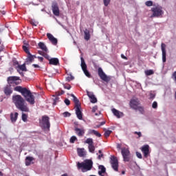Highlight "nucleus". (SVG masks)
Here are the masks:
<instances>
[{
  "instance_id": "obj_10",
  "label": "nucleus",
  "mask_w": 176,
  "mask_h": 176,
  "mask_svg": "<svg viewBox=\"0 0 176 176\" xmlns=\"http://www.w3.org/2000/svg\"><path fill=\"white\" fill-rule=\"evenodd\" d=\"M98 75L102 80H104V82H109V80H111V78L108 77V76L105 74L101 67L98 69Z\"/></svg>"
},
{
  "instance_id": "obj_20",
  "label": "nucleus",
  "mask_w": 176,
  "mask_h": 176,
  "mask_svg": "<svg viewBox=\"0 0 176 176\" xmlns=\"http://www.w3.org/2000/svg\"><path fill=\"white\" fill-rule=\"evenodd\" d=\"M161 49L162 52V61L166 63V44L162 43Z\"/></svg>"
},
{
  "instance_id": "obj_14",
  "label": "nucleus",
  "mask_w": 176,
  "mask_h": 176,
  "mask_svg": "<svg viewBox=\"0 0 176 176\" xmlns=\"http://www.w3.org/2000/svg\"><path fill=\"white\" fill-rule=\"evenodd\" d=\"M52 12L54 16H60V9L58 8V5L56 3H54L52 6Z\"/></svg>"
},
{
  "instance_id": "obj_51",
  "label": "nucleus",
  "mask_w": 176,
  "mask_h": 176,
  "mask_svg": "<svg viewBox=\"0 0 176 176\" xmlns=\"http://www.w3.org/2000/svg\"><path fill=\"white\" fill-rule=\"evenodd\" d=\"M101 157H104V154H100L98 157V160H101Z\"/></svg>"
},
{
  "instance_id": "obj_16",
  "label": "nucleus",
  "mask_w": 176,
  "mask_h": 176,
  "mask_svg": "<svg viewBox=\"0 0 176 176\" xmlns=\"http://www.w3.org/2000/svg\"><path fill=\"white\" fill-rule=\"evenodd\" d=\"M142 152L144 153V157H148V155H149V145H144L142 147Z\"/></svg>"
},
{
  "instance_id": "obj_27",
  "label": "nucleus",
  "mask_w": 176,
  "mask_h": 176,
  "mask_svg": "<svg viewBox=\"0 0 176 176\" xmlns=\"http://www.w3.org/2000/svg\"><path fill=\"white\" fill-rule=\"evenodd\" d=\"M25 63H23V65H18L16 67V69L18 72H20V71H27V67H25Z\"/></svg>"
},
{
  "instance_id": "obj_13",
  "label": "nucleus",
  "mask_w": 176,
  "mask_h": 176,
  "mask_svg": "<svg viewBox=\"0 0 176 176\" xmlns=\"http://www.w3.org/2000/svg\"><path fill=\"white\" fill-rule=\"evenodd\" d=\"M140 105V100L138 99H132L130 101V107L132 109L137 111V107Z\"/></svg>"
},
{
  "instance_id": "obj_59",
  "label": "nucleus",
  "mask_w": 176,
  "mask_h": 176,
  "mask_svg": "<svg viewBox=\"0 0 176 176\" xmlns=\"http://www.w3.org/2000/svg\"><path fill=\"white\" fill-rule=\"evenodd\" d=\"M98 153H100L101 155V154H102V151L101 150H99Z\"/></svg>"
},
{
  "instance_id": "obj_58",
  "label": "nucleus",
  "mask_w": 176,
  "mask_h": 176,
  "mask_svg": "<svg viewBox=\"0 0 176 176\" xmlns=\"http://www.w3.org/2000/svg\"><path fill=\"white\" fill-rule=\"evenodd\" d=\"M100 127H101V125H100V124L96 125V129H100Z\"/></svg>"
},
{
  "instance_id": "obj_3",
  "label": "nucleus",
  "mask_w": 176,
  "mask_h": 176,
  "mask_svg": "<svg viewBox=\"0 0 176 176\" xmlns=\"http://www.w3.org/2000/svg\"><path fill=\"white\" fill-rule=\"evenodd\" d=\"M12 102L16 108L21 112H30V108L25 102V100L20 95H14L12 96Z\"/></svg>"
},
{
  "instance_id": "obj_63",
  "label": "nucleus",
  "mask_w": 176,
  "mask_h": 176,
  "mask_svg": "<svg viewBox=\"0 0 176 176\" xmlns=\"http://www.w3.org/2000/svg\"><path fill=\"white\" fill-rule=\"evenodd\" d=\"M57 100H58V98H55V100H54L55 102H56V101H57Z\"/></svg>"
},
{
  "instance_id": "obj_22",
  "label": "nucleus",
  "mask_w": 176,
  "mask_h": 176,
  "mask_svg": "<svg viewBox=\"0 0 176 176\" xmlns=\"http://www.w3.org/2000/svg\"><path fill=\"white\" fill-rule=\"evenodd\" d=\"M38 47H40V49H41V50H43V52H45V53H48L49 52V50H47V47H46V45H45L44 43L40 42L38 44Z\"/></svg>"
},
{
  "instance_id": "obj_32",
  "label": "nucleus",
  "mask_w": 176,
  "mask_h": 176,
  "mask_svg": "<svg viewBox=\"0 0 176 176\" xmlns=\"http://www.w3.org/2000/svg\"><path fill=\"white\" fill-rule=\"evenodd\" d=\"M111 134H112V131L110 130H106L104 131V137L106 138H108V137H109L111 135Z\"/></svg>"
},
{
  "instance_id": "obj_64",
  "label": "nucleus",
  "mask_w": 176,
  "mask_h": 176,
  "mask_svg": "<svg viewBox=\"0 0 176 176\" xmlns=\"http://www.w3.org/2000/svg\"><path fill=\"white\" fill-rule=\"evenodd\" d=\"M6 14L5 11H3L2 14Z\"/></svg>"
},
{
  "instance_id": "obj_8",
  "label": "nucleus",
  "mask_w": 176,
  "mask_h": 176,
  "mask_svg": "<svg viewBox=\"0 0 176 176\" xmlns=\"http://www.w3.org/2000/svg\"><path fill=\"white\" fill-rule=\"evenodd\" d=\"M121 153L124 159V162H130V150L128 148L122 147L121 148Z\"/></svg>"
},
{
  "instance_id": "obj_35",
  "label": "nucleus",
  "mask_w": 176,
  "mask_h": 176,
  "mask_svg": "<svg viewBox=\"0 0 176 176\" xmlns=\"http://www.w3.org/2000/svg\"><path fill=\"white\" fill-rule=\"evenodd\" d=\"M27 119H28V115L22 113V120L23 122H27Z\"/></svg>"
},
{
  "instance_id": "obj_60",
  "label": "nucleus",
  "mask_w": 176,
  "mask_h": 176,
  "mask_svg": "<svg viewBox=\"0 0 176 176\" xmlns=\"http://www.w3.org/2000/svg\"><path fill=\"white\" fill-rule=\"evenodd\" d=\"M0 176H3V173L0 171Z\"/></svg>"
},
{
  "instance_id": "obj_50",
  "label": "nucleus",
  "mask_w": 176,
  "mask_h": 176,
  "mask_svg": "<svg viewBox=\"0 0 176 176\" xmlns=\"http://www.w3.org/2000/svg\"><path fill=\"white\" fill-rule=\"evenodd\" d=\"M97 109H98V107H97V106H94V107H93V109H92V112H96V111H97Z\"/></svg>"
},
{
  "instance_id": "obj_42",
  "label": "nucleus",
  "mask_w": 176,
  "mask_h": 176,
  "mask_svg": "<svg viewBox=\"0 0 176 176\" xmlns=\"http://www.w3.org/2000/svg\"><path fill=\"white\" fill-rule=\"evenodd\" d=\"M64 118H69V116H71V114L68 111H65L63 113Z\"/></svg>"
},
{
  "instance_id": "obj_4",
  "label": "nucleus",
  "mask_w": 176,
  "mask_h": 176,
  "mask_svg": "<svg viewBox=\"0 0 176 176\" xmlns=\"http://www.w3.org/2000/svg\"><path fill=\"white\" fill-rule=\"evenodd\" d=\"M40 126L44 131H50V118L47 116H43L40 122Z\"/></svg>"
},
{
  "instance_id": "obj_17",
  "label": "nucleus",
  "mask_w": 176,
  "mask_h": 176,
  "mask_svg": "<svg viewBox=\"0 0 176 176\" xmlns=\"http://www.w3.org/2000/svg\"><path fill=\"white\" fill-rule=\"evenodd\" d=\"M74 131L78 137H83V135H85V129H79L78 127H76L74 129Z\"/></svg>"
},
{
  "instance_id": "obj_18",
  "label": "nucleus",
  "mask_w": 176,
  "mask_h": 176,
  "mask_svg": "<svg viewBox=\"0 0 176 176\" xmlns=\"http://www.w3.org/2000/svg\"><path fill=\"white\" fill-rule=\"evenodd\" d=\"M76 108V114L77 116L78 119L79 120H82L83 119V116L82 115V111H80V106H78Z\"/></svg>"
},
{
  "instance_id": "obj_9",
  "label": "nucleus",
  "mask_w": 176,
  "mask_h": 176,
  "mask_svg": "<svg viewBox=\"0 0 176 176\" xmlns=\"http://www.w3.org/2000/svg\"><path fill=\"white\" fill-rule=\"evenodd\" d=\"M81 60V68L85 75V76H87V78H91V74H90V72H89L87 71V65H86V62H85V59L83 58V57L80 58Z\"/></svg>"
},
{
  "instance_id": "obj_38",
  "label": "nucleus",
  "mask_w": 176,
  "mask_h": 176,
  "mask_svg": "<svg viewBox=\"0 0 176 176\" xmlns=\"http://www.w3.org/2000/svg\"><path fill=\"white\" fill-rule=\"evenodd\" d=\"M78 138H76V136H72L69 140L70 144H74L75 141H76Z\"/></svg>"
},
{
  "instance_id": "obj_47",
  "label": "nucleus",
  "mask_w": 176,
  "mask_h": 176,
  "mask_svg": "<svg viewBox=\"0 0 176 176\" xmlns=\"http://www.w3.org/2000/svg\"><path fill=\"white\" fill-rule=\"evenodd\" d=\"M65 104H66V105H70V104H71V101H69V99H65Z\"/></svg>"
},
{
  "instance_id": "obj_30",
  "label": "nucleus",
  "mask_w": 176,
  "mask_h": 176,
  "mask_svg": "<svg viewBox=\"0 0 176 176\" xmlns=\"http://www.w3.org/2000/svg\"><path fill=\"white\" fill-rule=\"evenodd\" d=\"M34 160V157H26L25 158V166H31V162Z\"/></svg>"
},
{
  "instance_id": "obj_28",
  "label": "nucleus",
  "mask_w": 176,
  "mask_h": 176,
  "mask_svg": "<svg viewBox=\"0 0 176 176\" xmlns=\"http://www.w3.org/2000/svg\"><path fill=\"white\" fill-rule=\"evenodd\" d=\"M89 134H94V135H96V137H98V138L101 137V133H100V132L94 129H89Z\"/></svg>"
},
{
  "instance_id": "obj_7",
  "label": "nucleus",
  "mask_w": 176,
  "mask_h": 176,
  "mask_svg": "<svg viewBox=\"0 0 176 176\" xmlns=\"http://www.w3.org/2000/svg\"><path fill=\"white\" fill-rule=\"evenodd\" d=\"M110 163L111 164V167L114 171H118L119 170V162L118 161V158L115 157V155H111L110 158Z\"/></svg>"
},
{
  "instance_id": "obj_15",
  "label": "nucleus",
  "mask_w": 176,
  "mask_h": 176,
  "mask_svg": "<svg viewBox=\"0 0 176 176\" xmlns=\"http://www.w3.org/2000/svg\"><path fill=\"white\" fill-rule=\"evenodd\" d=\"M87 95L90 98V101L92 104H96V102H97V98H96V96H94V94L93 92L87 91Z\"/></svg>"
},
{
  "instance_id": "obj_62",
  "label": "nucleus",
  "mask_w": 176,
  "mask_h": 176,
  "mask_svg": "<svg viewBox=\"0 0 176 176\" xmlns=\"http://www.w3.org/2000/svg\"><path fill=\"white\" fill-rule=\"evenodd\" d=\"M24 45H25V46H28V43H25V41L24 42Z\"/></svg>"
},
{
  "instance_id": "obj_43",
  "label": "nucleus",
  "mask_w": 176,
  "mask_h": 176,
  "mask_svg": "<svg viewBox=\"0 0 176 176\" xmlns=\"http://www.w3.org/2000/svg\"><path fill=\"white\" fill-rule=\"evenodd\" d=\"M104 6H108L111 3V0H103Z\"/></svg>"
},
{
  "instance_id": "obj_48",
  "label": "nucleus",
  "mask_w": 176,
  "mask_h": 176,
  "mask_svg": "<svg viewBox=\"0 0 176 176\" xmlns=\"http://www.w3.org/2000/svg\"><path fill=\"white\" fill-rule=\"evenodd\" d=\"M117 149L122 151V144H117Z\"/></svg>"
},
{
  "instance_id": "obj_25",
  "label": "nucleus",
  "mask_w": 176,
  "mask_h": 176,
  "mask_svg": "<svg viewBox=\"0 0 176 176\" xmlns=\"http://www.w3.org/2000/svg\"><path fill=\"white\" fill-rule=\"evenodd\" d=\"M98 168H99V170H100L98 171L99 175L104 176V175H102V174L105 173L107 171V168H105V166H104V165H100L98 166Z\"/></svg>"
},
{
  "instance_id": "obj_1",
  "label": "nucleus",
  "mask_w": 176,
  "mask_h": 176,
  "mask_svg": "<svg viewBox=\"0 0 176 176\" xmlns=\"http://www.w3.org/2000/svg\"><path fill=\"white\" fill-rule=\"evenodd\" d=\"M8 85H6L3 88L4 94L6 96H10L13 93V89L12 86H17L21 83V80L19 76H9L7 78Z\"/></svg>"
},
{
  "instance_id": "obj_36",
  "label": "nucleus",
  "mask_w": 176,
  "mask_h": 176,
  "mask_svg": "<svg viewBox=\"0 0 176 176\" xmlns=\"http://www.w3.org/2000/svg\"><path fill=\"white\" fill-rule=\"evenodd\" d=\"M75 78L72 75H69V76L66 77V82H71V80H74Z\"/></svg>"
},
{
  "instance_id": "obj_52",
  "label": "nucleus",
  "mask_w": 176,
  "mask_h": 176,
  "mask_svg": "<svg viewBox=\"0 0 176 176\" xmlns=\"http://www.w3.org/2000/svg\"><path fill=\"white\" fill-rule=\"evenodd\" d=\"M38 54L43 56V55L45 54V52H43V51H38Z\"/></svg>"
},
{
  "instance_id": "obj_54",
  "label": "nucleus",
  "mask_w": 176,
  "mask_h": 176,
  "mask_svg": "<svg viewBox=\"0 0 176 176\" xmlns=\"http://www.w3.org/2000/svg\"><path fill=\"white\" fill-rule=\"evenodd\" d=\"M32 67H34V68H39V65L33 64Z\"/></svg>"
},
{
  "instance_id": "obj_23",
  "label": "nucleus",
  "mask_w": 176,
  "mask_h": 176,
  "mask_svg": "<svg viewBox=\"0 0 176 176\" xmlns=\"http://www.w3.org/2000/svg\"><path fill=\"white\" fill-rule=\"evenodd\" d=\"M111 111H112L113 115L115 116H116V118H118V119L122 118V116H123V113L118 111L116 109H112Z\"/></svg>"
},
{
  "instance_id": "obj_40",
  "label": "nucleus",
  "mask_w": 176,
  "mask_h": 176,
  "mask_svg": "<svg viewBox=\"0 0 176 176\" xmlns=\"http://www.w3.org/2000/svg\"><path fill=\"white\" fill-rule=\"evenodd\" d=\"M64 93H65V91H64L63 90H61L60 92V91H56V92L55 93V96H56V97H58V96H63V94H64Z\"/></svg>"
},
{
  "instance_id": "obj_55",
  "label": "nucleus",
  "mask_w": 176,
  "mask_h": 176,
  "mask_svg": "<svg viewBox=\"0 0 176 176\" xmlns=\"http://www.w3.org/2000/svg\"><path fill=\"white\" fill-rule=\"evenodd\" d=\"M121 57L122 58H123L124 60H127V57H126L124 55L121 54Z\"/></svg>"
},
{
  "instance_id": "obj_33",
  "label": "nucleus",
  "mask_w": 176,
  "mask_h": 176,
  "mask_svg": "<svg viewBox=\"0 0 176 176\" xmlns=\"http://www.w3.org/2000/svg\"><path fill=\"white\" fill-rule=\"evenodd\" d=\"M85 41H89V39H90V32H85Z\"/></svg>"
},
{
  "instance_id": "obj_5",
  "label": "nucleus",
  "mask_w": 176,
  "mask_h": 176,
  "mask_svg": "<svg viewBox=\"0 0 176 176\" xmlns=\"http://www.w3.org/2000/svg\"><path fill=\"white\" fill-rule=\"evenodd\" d=\"M77 167L78 168H82V172L85 173L86 171H90L91 168H93V161L91 160H85L84 162H78Z\"/></svg>"
},
{
  "instance_id": "obj_57",
  "label": "nucleus",
  "mask_w": 176,
  "mask_h": 176,
  "mask_svg": "<svg viewBox=\"0 0 176 176\" xmlns=\"http://www.w3.org/2000/svg\"><path fill=\"white\" fill-rule=\"evenodd\" d=\"M104 124H105V121H103L100 124V126H104Z\"/></svg>"
},
{
  "instance_id": "obj_11",
  "label": "nucleus",
  "mask_w": 176,
  "mask_h": 176,
  "mask_svg": "<svg viewBox=\"0 0 176 176\" xmlns=\"http://www.w3.org/2000/svg\"><path fill=\"white\" fill-rule=\"evenodd\" d=\"M85 144H88V149L89 152L91 153H94V151H96V147L94 146V142L93 141V138H87Z\"/></svg>"
},
{
  "instance_id": "obj_61",
  "label": "nucleus",
  "mask_w": 176,
  "mask_h": 176,
  "mask_svg": "<svg viewBox=\"0 0 176 176\" xmlns=\"http://www.w3.org/2000/svg\"><path fill=\"white\" fill-rule=\"evenodd\" d=\"M61 176H68L67 173L62 175Z\"/></svg>"
},
{
  "instance_id": "obj_44",
  "label": "nucleus",
  "mask_w": 176,
  "mask_h": 176,
  "mask_svg": "<svg viewBox=\"0 0 176 176\" xmlns=\"http://www.w3.org/2000/svg\"><path fill=\"white\" fill-rule=\"evenodd\" d=\"M63 87H64V89H66L67 90H70L71 89V85H69V84L64 85Z\"/></svg>"
},
{
  "instance_id": "obj_19",
  "label": "nucleus",
  "mask_w": 176,
  "mask_h": 176,
  "mask_svg": "<svg viewBox=\"0 0 176 176\" xmlns=\"http://www.w3.org/2000/svg\"><path fill=\"white\" fill-rule=\"evenodd\" d=\"M77 153H78V155L80 157H85V156H86V151L85 150V148H77Z\"/></svg>"
},
{
  "instance_id": "obj_46",
  "label": "nucleus",
  "mask_w": 176,
  "mask_h": 176,
  "mask_svg": "<svg viewBox=\"0 0 176 176\" xmlns=\"http://www.w3.org/2000/svg\"><path fill=\"white\" fill-rule=\"evenodd\" d=\"M136 156L138 159H142V155L140 152H136Z\"/></svg>"
},
{
  "instance_id": "obj_39",
  "label": "nucleus",
  "mask_w": 176,
  "mask_h": 176,
  "mask_svg": "<svg viewBox=\"0 0 176 176\" xmlns=\"http://www.w3.org/2000/svg\"><path fill=\"white\" fill-rule=\"evenodd\" d=\"M145 5H146V6H148V7L153 6V1H147L145 2Z\"/></svg>"
},
{
  "instance_id": "obj_26",
  "label": "nucleus",
  "mask_w": 176,
  "mask_h": 176,
  "mask_svg": "<svg viewBox=\"0 0 176 176\" xmlns=\"http://www.w3.org/2000/svg\"><path fill=\"white\" fill-rule=\"evenodd\" d=\"M71 97L73 98V101L75 104V108L80 107V104H79V100L78 99V98H76V96H75V95L72 94H71Z\"/></svg>"
},
{
  "instance_id": "obj_56",
  "label": "nucleus",
  "mask_w": 176,
  "mask_h": 176,
  "mask_svg": "<svg viewBox=\"0 0 176 176\" xmlns=\"http://www.w3.org/2000/svg\"><path fill=\"white\" fill-rule=\"evenodd\" d=\"M14 65H17V67H19V62H17V61H14Z\"/></svg>"
},
{
  "instance_id": "obj_29",
  "label": "nucleus",
  "mask_w": 176,
  "mask_h": 176,
  "mask_svg": "<svg viewBox=\"0 0 176 176\" xmlns=\"http://www.w3.org/2000/svg\"><path fill=\"white\" fill-rule=\"evenodd\" d=\"M28 58H26L25 64H31L32 61H34V56L31 55V53L30 54H28Z\"/></svg>"
},
{
  "instance_id": "obj_31",
  "label": "nucleus",
  "mask_w": 176,
  "mask_h": 176,
  "mask_svg": "<svg viewBox=\"0 0 176 176\" xmlns=\"http://www.w3.org/2000/svg\"><path fill=\"white\" fill-rule=\"evenodd\" d=\"M153 74H155V72H153V70L152 69L145 71V74L146 75V76H151V75H153Z\"/></svg>"
},
{
  "instance_id": "obj_49",
  "label": "nucleus",
  "mask_w": 176,
  "mask_h": 176,
  "mask_svg": "<svg viewBox=\"0 0 176 176\" xmlns=\"http://www.w3.org/2000/svg\"><path fill=\"white\" fill-rule=\"evenodd\" d=\"M134 134H137L139 138L142 137V134L141 133V132H137V131H135V132L134 133Z\"/></svg>"
},
{
  "instance_id": "obj_21",
  "label": "nucleus",
  "mask_w": 176,
  "mask_h": 176,
  "mask_svg": "<svg viewBox=\"0 0 176 176\" xmlns=\"http://www.w3.org/2000/svg\"><path fill=\"white\" fill-rule=\"evenodd\" d=\"M49 64L50 65H58L60 64V61L58 60V58H52L49 60Z\"/></svg>"
},
{
  "instance_id": "obj_45",
  "label": "nucleus",
  "mask_w": 176,
  "mask_h": 176,
  "mask_svg": "<svg viewBox=\"0 0 176 176\" xmlns=\"http://www.w3.org/2000/svg\"><path fill=\"white\" fill-rule=\"evenodd\" d=\"M152 108H153L154 109H156V108H157V102L154 101L152 104Z\"/></svg>"
},
{
  "instance_id": "obj_2",
  "label": "nucleus",
  "mask_w": 176,
  "mask_h": 176,
  "mask_svg": "<svg viewBox=\"0 0 176 176\" xmlns=\"http://www.w3.org/2000/svg\"><path fill=\"white\" fill-rule=\"evenodd\" d=\"M14 91H19V93H21L23 97H24L30 105H34V104H35V96L32 95V93H31L30 89L21 86H16L14 88Z\"/></svg>"
},
{
  "instance_id": "obj_24",
  "label": "nucleus",
  "mask_w": 176,
  "mask_h": 176,
  "mask_svg": "<svg viewBox=\"0 0 176 176\" xmlns=\"http://www.w3.org/2000/svg\"><path fill=\"white\" fill-rule=\"evenodd\" d=\"M17 118H19V113L15 112L14 113H10V120L12 123H14L17 120Z\"/></svg>"
},
{
  "instance_id": "obj_53",
  "label": "nucleus",
  "mask_w": 176,
  "mask_h": 176,
  "mask_svg": "<svg viewBox=\"0 0 176 176\" xmlns=\"http://www.w3.org/2000/svg\"><path fill=\"white\" fill-rule=\"evenodd\" d=\"M38 59L39 60V61H41V63H42V61H43V57L38 56Z\"/></svg>"
},
{
  "instance_id": "obj_34",
  "label": "nucleus",
  "mask_w": 176,
  "mask_h": 176,
  "mask_svg": "<svg viewBox=\"0 0 176 176\" xmlns=\"http://www.w3.org/2000/svg\"><path fill=\"white\" fill-rule=\"evenodd\" d=\"M136 111H139V112L142 114H144V107L141 106H138L136 109Z\"/></svg>"
},
{
  "instance_id": "obj_41",
  "label": "nucleus",
  "mask_w": 176,
  "mask_h": 176,
  "mask_svg": "<svg viewBox=\"0 0 176 176\" xmlns=\"http://www.w3.org/2000/svg\"><path fill=\"white\" fill-rule=\"evenodd\" d=\"M43 57H45V58H46L47 60H48V61L50 60V56H49V54H47V52H44V55H43Z\"/></svg>"
},
{
  "instance_id": "obj_37",
  "label": "nucleus",
  "mask_w": 176,
  "mask_h": 176,
  "mask_svg": "<svg viewBox=\"0 0 176 176\" xmlns=\"http://www.w3.org/2000/svg\"><path fill=\"white\" fill-rule=\"evenodd\" d=\"M23 50H24V52H25L26 54H30V50H28V47H27V45H23Z\"/></svg>"
},
{
  "instance_id": "obj_12",
  "label": "nucleus",
  "mask_w": 176,
  "mask_h": 176,
  "mask_svg": "<svg viewBox=\"0 0 176 176\" xmlns=\"http://www.w3.org/2000/svg\"><path fill=\"white\" fill-rule=\"evenodd\" d=\"M47 38L49 39L50 42L54 45V46H56L57 43H58L57 38L53 36V34L50 33L47 34Z\"/></svg>"
},
{
  "instance_id": "obj_6",
  "label": "nucleus",
  "mask_w": 176,
  "mask_h": 176,
  "mask_svg": "<svg viewBox=\"0 0 176 176\" xmlns=\"http://www.w3.org/2000/svg\"><path fill=\"white\" fill-rule=\"evenodd\" d=\"M151 12H153L152 17H160L164 14V12H163V8L160 6L152 8Z\"/></svg>"
}]
</instances>
